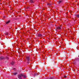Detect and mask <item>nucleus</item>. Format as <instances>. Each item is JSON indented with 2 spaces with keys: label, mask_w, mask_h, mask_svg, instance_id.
Here are the masks:
<instances>
[{
  "label": "nucleus",
  "mask_w": 79,
  "mask_h": 79,
  "mask_svg": "<svg viewBox=\"0 0 79 79\" xmlns=\"http://www.w3.org/2000/svg\"><path fill=\"white\" fill-rule=\"evenodd\" d=\"M3 18H5V17H3Z\"/></svg>",
  "instance_id": "obj_21"
},
{
  "label": "nucleus",
  "mask_w": 79,
  "mask_h": 79,
  "mask_svg": "<svg viewBox=\"0 0 79 79\" xmlns=\"http://www.w3.org/2000/svg\"><path fill=\"white\" fill-rule=\"evenodd\" d=\"M15 63L14 62L12 61L11 62V64L12 65H13V64H14Z\"/></svg>",
  "instance_id": "obj_13"
},
{
  "label": "nucleus",
  "mask_w": 79,
  "mask_h": 79,
  "mask_svg": "<svg viewBox=\"0 0 79 79\" xmlns=\"http://www.w3.org/2000/svg\"><path fill=\"white\" fill-rule=\"evenodd\" d=\"M30 3H34V2H34V1L33 0H30Z\"/></svg>",
  "instance_id": "obj_8"
},
{
  "label": "nucleus",
  "mask_w": 79,
  "mask_h": 79,
  "mask_svg": "<svg viewBox=\"0 0 79 79\" xmlns=\"http://www.w3.org/2000/svg\"><path fill=\"white\" fill-rule=\"evenodd\" d=\"M5 35H6V36L8 35V33H5Z\"/></svg>",
  "instance_id": "obj_14"
},
{
  "label": "nucleus",
  "mask_w": 79,
  "mask_h": 79,
  "mask_svg": "<svg viewBox=\"0 0 79 79\" xmlns=\"http://www.w3.org/2000/svg\"><path fill=\"white\" fill-rule=\"evenodd\" d=\"M75 17L76 18H77V19L78 18L79 19V14L76 15H75Z\"/></svg>",
  "instance_id": "obj_3"
},
{
  "label": "nucleus",
  "mask_w": 79,
  "mask_h": 79,
  "mask_svg": "<svg viewBox=\"0 0 79 79\" xmlns=\"http://www.w3.org/2000/svg\"><path fill=\"white\" fill-rule=\"evenodd\" d=\"M13 75H14V76H15V75H16L17 74H18V73H13Z\"/></svg>",
  "instance_id": "obj_9"
},
{
  "label": "nucleus",
  "mask_w": 79,
  "mask_h": 79,
  "mask_svg": "<svg viewBox=\"0 0 79 79\" xmlns=\"http://www.w3.org/2000/svg\"><path fill=\"white\" fill-rule=\"evenodd\" d=\"M49 79H53V78L51 77V78H49Z\"/></svg>",
  "instance_id": "obj_17"
},
{
  "label": "nucleus",
  "mask_w": 79,
  "mask_h": 79,
  "mask_svg": "<svg viewBox=\"0 0 79 79\" xmlns=\"http://www.w3.org/2000/svg\"><path fill=\"white\" fill-rule=\"evenodd\" d=\"M10 20H8L7 21V22H6V24H8L10 23Z\"/></svg>",
  "instance_id": "obj_10"
},
{
  "label": "nucleus",
  "mask_w": 79,
  "mask_h": 79,
  "mask_svg": "<svg viewBox=\"0 0 79 79\" xmlns=\"http://www.w3.org/2000/svg\"><path fill=\"white\" fill-rule=\"evenodd\" d=\"M27 63H29V61H28V62H27Z\"/></svg>",
  "instance_id": "obj_20"
},
{
  "label": "nucleus",
  "mask_w": 79,
  "mask_h": 79,
  "mask_svg": "<svg viewBox=\"0 0 79 79\" xmlns=\"http://www.w3.org/2000/svg\"><path fill=\"white\" fill-rule=\"evenodd\" d=\"M18 77L19 79H22V76H21V74L19 75Z\"/></svg>",
  "instance_id": "obj_4"
},
{
  "label": "nucleus",
  "mask_w": 79,
  "mask_h": 79,
  "mask_svg": "<svg viewBox=\"0 0 79 79\" xmlns=\"http://www.w3.org/2000/svg\"><path fill=\"white\" fill-rule=\"evenodd\" d=\"M4 57L3 56H0V60H4Z\"/></svg>",
  "instance_id": "obj_7"
},
{
  "label": "nucleus",
  "mask_w": 79,
  "mask_h": 79,
  "mask_svg": "<svg viewBox=\"0 0 79 79\" xmlns=\"http://www.w3.org/2000/svg\"><path fill=\"white\" fill-rule=\"evenodd\" d=\"M26 60L27 61H30V57L29 56H27L26 57Z\"/></svg>",
  "instance_id": "obj_1"
},
{
  "label": "nucleus",
  "mask_w": 79,
  "mask_h": 79,
  "mask_svg": "<svg viewBox=\"0 0 79 79\" xmlns=\"http://www.w3.org/2000/svg\"><path fill=\"white\" fill-rule=\"evenodd\" d=\"M66 75L64 76V77L65 78H66Z\"/></svg>",
  "instance_id": "obj_16"
},
{
  "label": "nucleus",
  "mask_w": 79,
  "mask_h": 79,
  "mask_svg": "<svg viewBox=\"0 0 79 79\" xmlns=\"http://www.w3.org/2000/svg\"><path fill=\"white\" fill-rule=\"evenodd\" d=\"M36 36H37V37H42V35L40 34H38L36 35Z\"/></svg>",
  "instance_id": "obj_2"
},
{
  "label": "nucleus",
  "mask_w": 79,
  "mask_h": 79,
  "mask_svg": "<svg viewBox=\"0 0 79 79\" xmlns=\"http://www.w3.org/2000/svg\"><path fill=\"white\" fill-rule=\"evenodd\" d=\"M74 64H76V62H74Z\"/></svg>",
  "instance_id": "obj_18"
},
{
  "label": "nucleus",
  "mask_w": 79,
  "mask_h": 79,
  "mask_svg": "<svg viewBox=\"0 0 79 79\" xmlns=\"http://www.w3.org/2000/svg\"><path fill=\"white\" fill-rule=\"evenodd\" d=\"M6 59L7 60H9V58H8V57H6Z\"/></svg>",
  "instance_id": "obj_15"
},
{
  "label": "nucleus",
  "mask_w": 79,
  "mask_h": 79,
  "mask_svg": "<svg viewBox=\"0 0 79 79\" xmlns=\"http://www.w3.org/2000/svg\"><path fill=\"white\" fill-rule=\"evenodd\" d=\"M61 26H60V27H57V28L56 29V30H60V29H61Z\"/></svg>",
  "instance_id": "obj_5"
},
{
  "label": "nucleus",
  "mask_w": 79,
  "mask_h": 79,
  "mask_svg": "<svg viewBox=\"0 0 79 79\" xmlns=\"http://www.w3.org/2000/svg\"><path fill=\"white\" fill-rule=\"evenodd\" d=\"M21 76H22V77H23L24 79H26V75H24L23 74H21Z\"/></svg>",
  "instance_id": "obj_6"
},
{
  "label": "nucleus",
  "mask_w": 79,
  "mask_h": 79,
  "mask_svg": "<svg viewBox=\"0 0 79 79\" xmlns=\"http://www.w3.org/2000/svg\"><path fill=\"white\" fill-rule=\"evenodd\" d=\"M37 39L36 38H35V39Z\"/></svg>",
  "instance_id": "obj_19"
},
{
  "label": "nucleus",
  "mask_w": 79,
  "mask_h": 79,
  "mask_svg": "<svg viewBox=\"0 0 79 79\" xmlns=\"http://www.w3.org/2000/svg\"><path fill=\"white\" fill-rule=\"evenodd\" d=\"M62 2H63L62 1H59L58 2L59 4L61 3Z\"/></svg>",
  "instance_id": "obj_12"
},
{
  "label": "nucleus",
  "mask_w": 79,
  "mask_h": 79,
  "mask_svg": "<svg viewBox=\"0 0 79 79\" xmlns=\"http://www.w3.org/2000/svg\"><path fill=\"white\" fill-rule=\"evenodd\" d=\"M79 59H76L75 60H74V61H78Z\"/></svg>",
  "instance_id": "obj_11"
}]
</instances>
